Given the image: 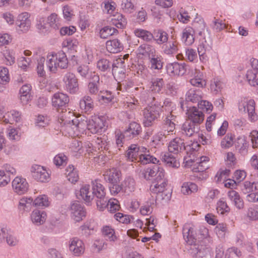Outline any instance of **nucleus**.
Returning a JSON list of instances; mask_svg holds the SVG:
<instances>
[{
  "label": "nucleus",
  "instance_id": "7",
  "mask_svg": "<svg viewBox=\"0 0 258 258\" xmlns=\"http://www.w3.org/2000/svg\"><path fill=\"white\" fill-rule=\"evenodd\" d=\"M167 185V180L164 177V171L161 170L152 181L150 187V191L154 194L164 191Z\"/></svg>",
  "mask_w": 258,
  "mask_h": 258
},
{
  "label": "nucleus",
  "instance_id": "52",
  "mask_svg": "<svg viewBox=\"0 0 258 258\" xmlns=\"http://www.w3.org/2000/svg\"><path fill=\"white\" fill-rule=\"evenodd\" d=\"M112 63L107 59H101L97 63V68L101 72H110Z\"/></svg>",
  "mask_w": 258,
  "mask_h": 258
},
{
  "label": "nucleus",
  "instance_id": "58",
  "mask_svg": "<svg viewBox=\"0 0 258 258\" xmlns=\"http://www.w3.org/2000/svg\"><path fill=\"white\" fill-rule=\"evenodd\" d=\"M33 205V199L31 197H23L19 201V209L20 210H29L31 205Z\"/></svg>",
  "mask_w": 258,
  "mask_h": 258
},
{
  "label": "nucleus",
  "instance_id": "4",
  "mask_svg": "<svg viewBox=\"0 0 258 258\" xmlns=\"http://www.w3.org/2000/svg\"><path fill=\"white\" fill-rule=\"evenodd\" d=\"M91 186L93 199L96 198L97 207L101 211L104 210V207L107 205L105 203L107 200L105 187L98 179L92 181Z\"/></svg>",
  "mask_w": 258,
  "mask_h": 258
},
{
  "label": "nucleus",
  "instance_id": "39",
  "mask_svg": "<svg viewBox=\"0 0 258 258\" xmlns=\"http://www.w3.org/2000/svg\"><path fill=\"white\" fill-rule=\"evenodd\" d=\"M175 116L171 114L167 115L164 120V123L162 125L161 128L167 134L172 132L175 130V123L173 122Z\"/></svg>",
  "mask_w": 258,
  "mask_h": 258
},
{
  "label": "nucleus",
  "instance_id": "42",
  "mask_svg": "<svg viewBox=\"0 0 258 258\" xmlns=\"http://www.w3.org/2000/svg\"><path fill=\"white\" fill-rule=\"evenodd\" d=\"M236 148L242 154H245L247 152L248 144L244 136H239L237 138L235 141Z\"/></svg>",
  "mask_w": 258,
  "mask_h": 258
},
{
  "label": "nucleus",
  "instance_id": "44",
  "mask_svg": "<svg viewBox=\"0 0 258 258\" xmlns=\"http://www.w3.org/2000/svg\"><path fill=\"white\" fill-rule=\"evenodd\" d=\"M124 59L122 58H119L116 60V62H114L112 64V73L113 76L119 73L124 74Z\"/></svg>",
  "mask_w": 258,
  "mask_h": 258
},
{
  "label": "nucleus",
  "instance_id": "9",
  "mask_svg": "<svg viewBox=\"0 0 258 258\" xmlns=\"http://www.w3.org/2000/svg\"><path fill=\"white\" fill-rule=\"evenodd\" d=\"M88 121L85 119L79 120L75 118L72 119L71 125H69L68 132L71 136H78V132H83L88 129Z\"/></svg>",
  "mask_w": 258,
  "mask_h": 258
},
{
  "label": "nucleus",
  "instance_id": "51",
  "mask_svg": "<svg viewBox=\"0 0 258 258\" xmlns=\"http://www.w3.org/2000/svg\"><path fill=\"white\" fill-rule=\"evenodd\" d=\"M135 35L144 41L150 42L153 40V33L143 29H136L134 31Z\"/></svg>",
  "mask_w": 258,
  "mask_h": 258
},
{
  "label": "nucleus",
  "instance_id": "47",
  "mask_svg": "<svg viewBox=\"0 0 258 258\" xmlns=\"http://www.w3.org/2000/svg\"><path fill=\"white\" fill-rule=\"evenodd\" d=\"M246 78L249 85L253 87L258 86V72L248 70L246 74Z\"/></svg>",
  "mask_w": 258,
  "mask_h": 258
},
{
  "label": "nucleus",
  "instance_id": "62",
  "mask_svg": "<svg viewBox=\"0 0 258 258\" xmlns=\"http://www.w3.org/2000/svg\"><path fill=\"white\" fill-rule=\"evenodd\" d=\"M154 201L155 200L152 199L150 202H147L145 205L141 207L140 212L142 215H148L152 213Z\"/></svg>",
  "mask_w": 258,
  "mask_h": 258
},
{
  "label": "nucleus",
  "instance_id": "13",
  "mask_svg": "<svg viewBox=\"0 0 258 258\" xmlns=\"http://www.w3.org/2000/svg\"><path fill=\"white\" fill-rule=\"evenodd\" d=\"M16 29L23 32L29 30L31 26V21L29 19V15L27 12L19 14L16 21Z\"/></svg>",
  "mask_w": 258,
  "mask_h": 258
},
{
  "label": "nucleus",
  "instance_id": "36",
  "mask_svg": "<svg viewBox=\"0 0 258 258\" xmlns=\"http://www.w3.org/2000/svg\"><path fill=\"white\" fill-rule=\"evenodd\" d=\"M10 80L8 69L4 67H0V92L4 91L6 85L9 82Z\"/></svg>",
  "mask_w": 258,
  "mask_h": 258
},
{
  "label": "nucleus",
  "instance_id": "37",
  "mask_svg": "<svg viewBox=\"0 0 258 258\" xmlns=\"http://www.w3.org/2000/svg\"><path fill=\"white\" fill-rule=\"evenodd\" d=\"M103 123L100 119L95 118V120H89L88 130L92 134H96L102 132Z\"/></svg>",
  "mask_w": 258,
  "mask_h": 258
},
{
  "label": "nucleus",
  "instance_id": "56",
  "mask_svg": "<svg viewBox=\"0 0 258 258\" xmlns=\"http://www.w3.org/2000/svg\"><path fill=\"white\" fill-rule=\"evenodd\" d=\"M169 135H170L169 134H167L162 130L161 131L159 132L153 137V144L152 145H157L160 142L167 141Z\"/></svg>",
  "mask_w": 258,
  "mask_h": 258
},
{
  "label": "nucleus",
  "instance_id": "49",
  "mask_svg": "<svg viewBox=\"0 0 258 258\" xmlns=\"http://www.w3.org/2000/svg\"><path fill=\"white\" fill-rule=\"evenodd\" d=\"M198 187L196 184L191 182H184L181 188V191L184 195H190L198 191Z\"/></svg>",
  "mask_w": 258,
  "mask_h": 258
},
{
  "label": "nucleus",
  "instance_id": "30",
  "mask_svg": "<svg viewBox=\"0 0 258 258\" xmlns=\"http://www.w3.org/2000/svg\"><path fill=\"white\" fill-rule=\"evenodd\" d=\"M168 38V33L162 29L155 30L153 32V40L158 45L167 42Z\"/></svg>",
  "mask_w": 258,
  "mask_h": 258
},
{
  "label": "nucleus",
  "instance_id": "41",
  "mask_svg": "<svg viewBox=\"0 0 258 258\" xmlns=\"http://www.w3.org/2000/svg\"><path fill=\"white\" fill-rule=\"evenodd\" d=\"M138 162H140L143 165L150 163L156 164L159 162V160L156 158L151 155L149 154V151L146 148V152H144L143 153L141 154L138 160Z\"/></svg>",
  "mask_w": 258,
  "mask_h": 258
},
{
  "label": "nucleus",
  "instance_id": "64",
  "mask_svg": "<svg viewBox=\"0 0 258 258\" xmlns=\"http://www.w3.org/2000/svg\"><path fill=\"white\" fill-rule=\"evenodd\" d=\"M241 255V252L236 247L229 248L226 251L225 258H236Z\"/></svg>",
  "mask_w": 258,
  "mask_h": 258
},
{
  "label": "nucleus",
  "instance_id": "12",
  "mask_svg": "<svg viewBox=\"0 0 258 258\" xmlns=\"http://www.w3.org/2000/svg\"><path fill=\"white\" fill-rule=\"evenodd\" d=\"M69 102V98L67 94L57 92L52 97V104L59 111V109H65Z\"/></svg>",
  "mask_w": 258,
  "mask_h": 258
},
{
  "label": "nucleus",
  "instance_id": "61",
  "mask_svg": "<svg viewBox=\"0 0 258 258\" xmlns=\"http://www.w3.org/2000/svg\"><path fill=\"white\" fill-rule=\"evenodd\" d=\"M117 32V30L110 26H106L100 31V36L101 38L106 39L108 37L114 35Z\"/></svg>",
  "mask_w": 258,
  "mask_h": 258
},
{
  "label": "nucleus",
  "instance_id": "27",
  "mask_svg": "<svg viewBox=\"0 0 258 258\" xmlns=\"http://www.w3.org/2000/svg\"><path fill=\"white\" fill-rule=\"evenodd\" d=\"M195 31L190 27H186L182 32L181 41L186 45H191L195 42Z\"/></svg>",
  "mask_w": 258,
  "mask_h": 258
},
{
  "label": "nucleus",
  "instance_id": "6",
  "mask_svg": "<svg viewBox=\"0 0 258 258\" xmlns=\"http://www.w3.org/2000/svg\"><path fill=\"white\" fill-rule=\"evenodd\" d=\"M186 103H180L181 108L183 110H184L185 108H186V114L188 117L187 120H190L195 124H196V125L200 126V124L202 123L204 120V114L203 112L196 107H189V108L187 106L185 107L184 105Z\"/></svg>",
  "mask_w": 258,
  "mask_h": 258
},
{
  "label": "nucleus",
  "instance_id": "59",
  "mask_svg": "<svg viewBox=\"0 0 258 258\" xmlns=\"http://www.w3.org/2000/svg\"><path fill=\"white\" fill-rule=\"evenodd\" d=\"M258 190V182H251L246 181L243 183L242 190L245 194Z\"/></svg>",
  "mask_w": 258,
  "mask_h": 258
},
{
  "label": "nucleus",
  "instance_id": "16",
  "mask_svg": "<svg viewBox=\"0 0 258 258\" xmlns=\"http://www.w3.org/2000/svg\"><path fill=\"white\" fill-rule=\"evenodd\" d=\"M185 149L184 140L176 137L171 140L168 144V150L174 155H177Z\"/></svg>",
  "mask_w": 258,
  "mask_h": 258
},
{
  "label": "nucleus",
  "instance_id": "45",
  "mask_svg": "<svg viewBox=\"0 0 258 258\" xmlns=\"http://www.w3.org/2000/svg\"><path fill=\"white\" fill-rule=\"evenodd\" d=\"M149 59V67L152 70L161 69L163 67V63L161 61L160 57L156 54H154V56H151Z\"/></svg>",
  "mask_w": 258,
  "mask_h": 258
},
{
  "label": "nucleus",
  "instance_id": "24",
  "mask_svg": "<svg viewBox=\"0 0 258 258\" xmlns=\"http://www.w3.org/2000/svg\"><path fill=\"white\" fill-rule=\"evenodd\" d=\"M99 76L95 72L90 73V82L88 85V90L91 95H96L99 91L100 84Z\"/></svg>",
  "mask_w": 258,
  "mask_h": 258
},
{
  "label": "nucleus",
  "instance_id": "5",
  "mask_svg": "<svg viewBox=\"0 0 258 258\" xmlns=\"http://www.w3.org/2000/svg\"><path fill=\"white\" fill-rule=\"evenodd\" d=\"M161 113V107L160 104H155L147 106L144 110V124L145 126H150L152 122L157 120L160 116Z\"/></svg>",
  "mask_w": 258,
  "mask_h": 258
},
{
  "label": "nucleus",
  "instance_id": "17",
  "mask_svg": "<svg viewBox=\"0 0 258 258\" xmlns=\"http://www.w3.org/2000/svg\"><path fill=\"white\" fill-rule=\"evenodd\" d=\"M239 109L240 110L243 109L244 111L248 113L249 120L251 122H255L258 119V114L255 111V102L250 99L245 104L240 105Z\"/></svg>",
  "mask_w": 258,
  "mask_h": 258
},
{
  "label": "nucleus",
  "instance_id": "55",
  "mask_svg": "<svg viewBox=\"0 0 258 258\" xmlns=\"http://www.w3.org/2000/svg\"><path fill=\"white\" fill-rule=\"evenodd\" d=\"M102 234L104 237L110 241H115L117 240L114 229L108 226L103 227Z\"/></svg>",
  "mask_w": 258,
  "mask_h": 258
},
{
  "label": "nucleus",
  "instance_id": "21",
  "mask_svg": "<svg viewBox=\"0 0 258 258\" xmlns=\"http://www.w3.org/2000/svg\"><path fill=\"white\" fill-rule=\"evenodd\" d=\"M141 131V126L139 123L132 122L130 123L127 128L123 132L124 136L126 137V140H129L137 137L140 134Z\"/></svg>",
  "mask_w": 258,
  "mask_h": 258
},
{
  "label": "nucleus",
  "instance_id": "26",
  "mask_svg": "<svg viewBox=\"0 0 258 258\" xmlns=\"http://www.w3.org/2000/svg\"><path fill=\"white\" fill-rule=\"evenodd\" d=\"M105 180L111 183H118L120 181L121 172L116 168L107 170L104 174Z\"/></svg>",
  "mask_w": 258,
  "mask_h": 258
},
{
  "label": "nucleus",
  "instance_id": "25",
  "mask_svg": "<svg viewBox=\"0 0 258 258\" xmlns=\"http://www.w3.org/2000/svg\"><path fill=\"white\" fill-rule=\"evenodd\" d=\"M170 152H165L161 154V159L167 166L173 168H178L179 166V163L176 159V155L172 154Z\"/></svg>",
  "mask_w": 258,
  "mask_h": 258
},
{
  "label": "nucleus",
  "instance_id": "2",
  "mask_svg": "<svg viewBox=\"0 0 258 258\" xmlns=\"http://www.w3.org/2000/svg\"><path fill=\"white\" fill-rule=\"evenodd\" d=\"M200 29H197L198 35L202 37L200 39V43L198 48V52L200 60L203 63H206L209 60V55L210 54L212 47V41L210 37V33L208 30L205 29L204 23L199 24Z\"/></svg>",
  "mask_w": 258,
  "mask_h": 258
},
{
  "label": "nucleus",
  "instance_id": "20",
  "mask_svg": "<svg viewBox=\"0 0 258 258\" xmlns=\"http://www.w3.org/2000/svg\"><path fill=\"white\" fill-rule=\"evenodd\" d=\"M208 161V157H201L200 159H197L196 162H194L193 165H190V166H193L192 171L195 172H204L209 168ZM186 162L190 165L189 163L192 162V160L190 159L186 161Z\"/></svg>",
  "mask_w": 258,
  "mask_h": 258
},
{
  "label": "nucleus",
  "instance_id": "18",
  "mask_svg": "<svg viewBox=\"0 0 258 258\" xmlns=\"http://www.w3.org/2000/svg\"><path fill=\"white\" fill-rule=\"evenodd\" d=\"M200 130V126L190 120H186L181 126V133L186 137H190L199 133Z\"/></svg>",
  "mask_w": 258,
  "mask_h": 258
},
{
  "label": "nucleus",
  "instance_id": "11",
  "mask_svg": "<svg viewBox=\"0 0 258 258\" xmlns=\"http://www.w3.org/2000/svg\"><path fill=\"white\" fill-rule=\"evenodd\" d=\"M66 89L71 93H75L79 90L78 79L75 75L71 72L67 73L63 77Z\"/></svg>",
  "mask_w": 258,
  "mask_h": 258
},
{
  "label": "nucleus",
  "instance_id": "40",
  "mask_svg": "<svg viewBox=\"0 0 258 258\" xmlns=\"http://www.w3.org/2000/svg\"><path fill=\"white\" fill-rule=\"evenodd\" d=\"M228 196L237 209H243L244 203L237 192L235 190H230L228 192Z\"/></svg>",
  "mask_w": 258,
  "mask_h": 258
},
{
  "label": "nucleus",
  "instance_id": "23",
  "mask_svg": "<svg viewBox=\"0 0 258 258\" xmlns=\"http://www.w3.org/2000/svg\"><path fill=\"white\" fill-rule=\"evenodd\" d=\"M69 248L74 254L79 256L84 251V243L78 238H74L69 242Z\"/></svg>",
  "mask_w": 258,
  "mask_h": 258
},
{
  "label": "nucleus",
  "instance_id": "35",
  "mask_svg": "<svg viewBox=\"0 0 258 258\" xmlns=\"http://www.w3.org/2000/svg\"><path fill=\"white\" fill-rule=\"evenodd\" d=\"M202 99V92L200 90L189 89L185 95V101L198 103Z\"/></svg>",
  "mask_w": 258,
  "mask_h": 258
},
{
  "label": "nucleus",
  "instance_id": "48",
  "mask_svg": "<svg viewBox=\"0 0 258 258\" xmlns=\"http://www.w3.org/2000/svg\"><path fill=\"white\" fill-rule=\"evenodd\" d=\"M80 106L82 110L85 112L90 111L93 107L92 98L88 96H85L80 101Z\"/></svg>",
  "mask_w": 258,
  "mask_h": 258
},
{
  "label": "nucleus",
  "instance_id": "31",
  "mask_svg": "<svg viewBox=\"0 0 258 258\" xmlns=\"http://www.w3.org/2000/svg\"><path fill=\"white\" fill-rule=\"evenodd\" d=\"M61 112L58 116V121L62 125L64 126L65 129L68 131L69 125H71L72 119H70V116H73V113L71 111L67 112V110L60 109Z\"/></svg>",
  "mask_w": 258,
  "mask_h": 258
},
{
  "label": "nucleus",
  "instance_id": "63",
  "mask_svg": "<svg viewBox=\"0 0 258 258\" xmlns=\"http://www.w3.org/2000/svg\"><path fill=\"white\" fill-rule=\"evenodd\" d=\"M49 204L48 198L45 195L40 196L33 200V205L35 206L47 207Z\"/></svg>",
  "mask_w": 258,
  "mask_h": 258
},
{
  "label": "nucleus",
  "instance_id": "34",
  "mask_svg": "<svg viewBox=\"0 0 258 258\" xmlns=\"http://www.w3.org/2000/svg\"><path fill=\"white\" fill-rule=\"evenodd\" d=\"M138 52L139 54L149 58L151 56H154V54L156 53V49L152 45L143 44L139 47Z\"/></svg>",
  "mask_w": 258,
  "mask_h": 258
},
{
  "label": "nucleus",
  "instance_id": "1",
  "mask_svg": "<svg viewBox=\"0 0 258 258\" xmlns=\"http://www.w3.org/2000/svg\"><path fill=\"white\" fill-rule=\"evenodd\" d=\"M183 238L190 246L188 249L190 255L194 258H203L209 253V250L199 243V240L206 238L208 235V229L201 228L198 233H195L194 229L188 224L184 225L182 229Z\"/></svg>",
  "mask_w": 258,
  "mask_h": 258
},
{
  "label": "nucleus",
  "instance_id": "19",
  "mask_svg": "<svg viewBox=\"0 0 258 258\" xmlns=\"http://www.w3.org/2000/svg\"><path fill=\"white\" fill-rule=\"evenodd\" d=\"M12 187L14 191L19 195L25 194L28 189V183L26 179L16 177L12 182Z\"/></svg>",
  "mask_w": 258,
  "mask_h": 258
},
{
  "label": "nucleus",
  "instance_id": "3",
  "mask_svg": "<svg viewBox=\"0 0 258 258\" xmlns=\"http://www.w3.org/2000/svg\"><path fill=\"white\" fill-rule=\"evenodd\" d=\"M46 64L50 72L55 73L58 68L67 69L68 67V60L66 53L60 51L56 53L48 54Z\"/></svg>",
  "mask_w": 258,
  "mask_h": 258
},
{
  "label": "nucleus",
  "instance_id": "50",
  "mask_svg": "<svg viewBox=\"0 0 258 258\" xmlns=\"http://www.w3.org/2000/svg\"><path fill=\"white\" fill-rule=\"evenodd\" d=\"M121 184L124 192L130 193L135 189V181L131 177L125 178Z\"/></svg>",
  "mask_w": 258,
  "mask_h": 258
},
{
  "label": "nucleus",
  "instance_id": "53",
  "mask_svg": "<svg viewBox=\"0 0 258 258\" xmlns=\"http://www.w3.org/2000/svg\"><path fill=\"white\" fill-rule=\"evenodd\" d=\"M164 84L163 79L162 78H155L152 79L150 90L155 93H159Z\"/></svg>",
  "mask_w": 258,
  "mask_h": 258
},
{
  "label": "nucleus",
  "instance_id": "22",
  "mask_svg": "<svg viewBox=\"0 0 258 258\" xmlns=\"http://www.w3.org/2000/svg\"><path fill=\"white\" fill-rule=\"evenodd\" d=\"M163 169L159 165H155L152 167L145 168L141 170L140 176L147 180H150L152 177L155 178L158 174V173Z\"/></svg>",
  "mask_w": 258,
  "mask_h": 258
},
{
  "label": "nucleus",
  "instance_id": "8",
  "mask_svg": "<svg viewBox=\"0 0 258 258\" xmlns=\"http://www.w3.org/2000/svg\"><path fill=\"white\" fill-rule=\"evenodd\" d=\"M31 171L33 178L38 181L45 182L50 179L49 173L43 166L34 165L32 166Z\"/></svg>",
  "mask_w": 258,
  "mask_h": 258
},
{
  "label": "nucleus",
  "instance_id": "60",
  "mask_svg": "<svg viewBox=\"0 0 258 258\" xmlns=\"http://www.w3.org/2000/svg\"><path fill=\"white\" fill-rule=\"evenodd\" d=\"M118 203V201L116 199H108L107 198L105 203L107 205H105L104 209L107 208L110 213H114L120 208Z\"/></svg>",
  "mask_w": 258,
  "mask_h": 258
},
{
  "label": "nucleus",
  "instance_id": "33",
  "mask_svg": "<svg viewBox=\"0 0 258 258\" xmlns=\"http://www.w3.org/2000/svg\"><path fill=\"white\" fill-rule=\"evenodd\" d=\"M31 86L30 84L23 85L20 89V100L23 105L27 104L31 100Z\"/></svg>",
  "mask_w": 258,
  "mask_h": 258
},
{
  "label": "nucleus",
  "instance_id": "54",
  "mask_svg": "<svg viewBox=\"0 0 258 258\" xmlns=\"http://www.w3.org/2000/svg\"><path fill=\"white\" fill-rule=\"evenodd\" d=\"M121 9L124 13L131 14L136 10V7L132 0H122Z\"/></svg>",
  "mask_w": 258,
  "mask_h": 258
},
{
  "label": "nucleus",
  "instance_id": "15",
  "mask_svg": "<svg viewBox=\"0 0 258 258\" xmlns=\"http://www.w3.org/2000/svg\"><path fill=\"white\" fill-rule=\"evenodd\" d=\"M166 68L167 73L170 76H183L186 71L185 63L174 62L168 63Z\"/></svg>",
  "mask_w": 258,
  "mask_h": 258
},
{
  "label": "nucleus",
  "instance_id": "46",
  "mask_svg": "<svg viewBox=\"0 0 258 258\" xmlns=\"http://www.w3.org/2000/svg\"><path fill=\"white\" fill-rule=\"evenodd\" d=\"M66 171V174L69 181L72 183H75L78 181L79 179L78 171L73 165H69Z\"/></svg>",
  "mask_w": 258,
  "mask_h": 258
},
{
  "label": "nucleus",
  "instance_id": "14",
  "mask_svg": "<svg viewBox=\"0 0 258 258\" xmlns=\"http://www.w3.org/2000/svg\"><path fill=\"white\" fill-rule=\"evenodd\" d=\"M71 216L75 222H80L86 216V210L79 202H75L71 204L70 207Z\"/></svg>",
  "mask_w": 258,
  "mask_h": 258
},
{
  "label": "nucleus",
  "instance_id": "38",
  "mask_svg": "<svg viewBox=\"0 0 258 258\" xmlns=\"http://www.w3.org/2000/svg\"><path fill=\"white\" fill-rule=\"evenodd\" d=\"M107 50L110 53H115L123 49L122 44L118 39L108 40L106 43Z\"/></svg>",
  "mask_w": 258,
  "mask_h": 258
},
{
  "label": "nucleus",
  "instance_id": "32",
  "mask_svg": "<svg viewBox=\"0 0 258 258\" xmlns=\"http://www.w3.org/2000/svg\"><path fill=\"white\" fill-rule=\"evenodd\" d=\"M46 217L45 212L38 210L33 211L31 215L32 222L36 225L43 224L46 220Z\"/></svg>",
  "mask_w": 258,
  "mask_h": 258
},
{
  "label": "nucleus",
  "instance_id": "10",
  "mask_svg": "<svg viewBox=\"0 0 258 258\" xmlns=\"http://www.w3.org/2000/svg\"><path fill=\"white\" fill-rule=\"evenodd\" d=\"M48 26L55 30L58 29L61 26L59 19L55 13H52L47 17V24H42L40 21L39 23L37 24L38 29L42 30V32H44L43 30H48Z\"/></svg>",
  "mask_w": 258,
  "mask_h": 258
},
{
  "label": "nucleus",
  "instance_id": "43",
  "mask_svg": "<svg viewBox=\"0 0 258 258\" xmlns=\"http://www.w3.org/2000/svg\"><path fill=\"white\" fill-rule=\"evenodd\" d=\"M110 23L118 28H123L126 24V20L122 14L117 13L113 15Z\"/></svg>",
  "mask_w": 258,
  "mask_h": 258
},
{
  "label": "nucleus",
  "instance_id": "28",
  "mask_svg": "<svg viewBox=\"0 0 258 258\" xmlns=\"http://www.w3.org/2000/svg\"><path fill=\"white\" fill-rule=\"evenodd\" d=\"M179 43L176 41H170L164 43L162 46L164 54L171 56L178 51Z\"/></svg>",
  "mask_w": 258,
  "mask_h": 258
},
{
  "label": "nucleus",
  "instance_id": "57",
  "mask_svg": "<svg viewBox=\"0 0 258 258\" xmlns=\"http://www.w3.org/2000/svg\"><path fill=\"white\" fill-rule=\"evenodd\" d=\"M234 135L231 133L227 134L221 140L220 146L223 149H228L234 144Z\"/></svg>",
  "mask_w": 258,
  "mask_h": 258
},
{
  "label": "nucleus",
  "instance_id": "29",
  "mask_svg": "<svg viewBox=\"0 0 258 258\" xmlns=\"http://www.w3.org/2000/svg\"><path fill=\"white\" fill-rule=\"evenodd\" d=\"M91 185H83L79 191V199H83L86 203L89 204L93 200Z\"/></svg>",
  "mask_w": 258,
  "mask_h": 258
}]
</instances>
